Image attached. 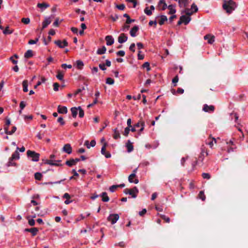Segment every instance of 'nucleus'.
<instances>
[{"instance_id":"obj_1","label":"nucleus","mask_w":248,"mask_h":248,"mask_svg":"<svg viewBox=\"0 0 248 248\" xmlns=\"http://www.w3.org/2000/svg\"><path fill=\"white\" fill-rule=\"evenodd\" d=\"M223 9L226 10L228 14L231 13L235 10L236 6V3L232 0L225 1L223 4Z\"/></svg>"},{"instance_id":"obj_2","label":"nucleus","mask_w":248,"mask_h":248,"mask_svg":"<svg viewBox=\"0 0 248 248\" xmlns=\"http://www.w3.org/2000/svg\"><path fill=\"white\" fill-rule=\"evenodd\" d=\"M124 192L125 194H129L133 198H136L139 193V190L136 186H134L131 189L125 188L124 190Z\"/></svg>"},{"instance_id":"obj_3","label":"nucleus","mask_w":248,"mask_h":248,"mask_svg":"<svg viewBox=\"0 0 248 248\" xmlns=\"http://www.w3.org/2000/svg\"><path fill=\"white\" fill-rule=\"evenodd\" d=\"M27 155L28 157L31 158V160L33 161L37 162L39 160L40 154L36 153L35 151L28 150Z\"/></svg>"},{"instance_id":"obj_4","label":"nucleus","mask_w":248,"mask_h":248,"mask_svg":"<svg viewBox=\"0 0 248 248\" xmlns=\"http://www.w3.org/2000/svg\"><path fill=\"white\" fill-rule=\"evenodd\" d=\"M191 9L193 11L190 12L189 8H186L185 12L186 16H190L194 13L197 12L198 10L197 5L194 3L192 4Z\"/></svg>"},{"instance_id":"obj_5","label":"nucleus","mask_w":248,"mask_h":248,"mask_svg":"<svg viewBox=\"0 0 248 248\" xmlns=\"http://www.w3.org/2000/svg\"><path fill=\"white\" fill-rule=\"evenodd\" d=\"M119 218V216L117 214H111L108 217V220L111 222L112 224H114Z\"/></svg>"},{"instance_id":"obj_6","label":"nucleus","mask_w":248,"mask_h":248,"mask_svg":"<svg viewBox=\"0 0 248 248\" xmlns=\"http://www.w3.org/2000/svg\"><path fill=\"white\" fill-rule=\"evenodd\" d=\"M215 108L213 105L208 106L207 104H204L203 106L202 110L206 112L212 113L215 111Z\"/></svg>"},{"instance_id":"obj_7","label":"nucleus","mask_w":248,"mask_h":248,"mask_svg":"<svg viewBox=\"0 0 248 248\" xmlns=\"http://www.w3.org/2000/svg\"><path fill=\"white\" fill-rule=\"evenodd\" d=\"M108 145V144L107 142H104L103 144V145L101 148V154L103 155H104L106 158H110L111 157V154L108 152H106V148L107 146Z\"/></svg>"},{"instance_id":"obj_8","label":"nucleus","mask_w":248,"mask_h":248,"mask_svg":"<svg viewBox=\"0 0 248 248\" xmlns=\"http://www.w3.org/2000/svg\"><path fill=\"white\" fill-rule=\"evenodd\" d=\"M54 43L60 48H64L68 46V42L66 40H64L62 42L60 40H56L54 42Z\"/></svg>"},{"instance_id":"obj_9","label":"nucleus","mask_w":248,"mask_h":248,"mask_svg":"<svg viewBox=\"0 0 248 248\" xmlns=\"http://www.w3.org/2000/svg\"><path fill=\"white\" fill-rule=\"evenodd\" d=\"M62 151L68 154H70L72 153V149L71 146V145L69 143H67L65 144L62 148Z\"/></svg>"},{"instance_id":"obj_10","label":"nucleus","mask_w":248,"mask_h":248,"mask_svg":"<svg viewBox=\"0 0 248 248\" xmlns=\"http://www.w3.org/2000/svg\"><path fill=\"white\" fill-rule=\"evenodd\" d=\"M127 37L124 33H121L118 38V42L120 44L124 43L127 40Z\"/></svg>"},{"instance_id":"obj_11","label":"nucleus","mask_w":248,"mask_h":248,"mask_svg":"<svg viewBox=\"0 0 248 248\" xmlns=\"http://www.w3.org/2000/svg\"><path fill=\"white\" fill-rule=\"evenodd\" d=\"M38 231V229L35 227L25 229V232H31L33 236H35L37 234Z\"/></svg>"},{"instance_id":"obj_12","label":"nucleus","mask_w":248,"mask_h":248,"mask_svg":"<svg viewBox=\"0 0 248 248\" xmlns=\"http://www.w3.org/2000/svg\"><path fill=\"white\" fill-rule=\"evenodd\" d=\"M106 44L107 46H111L114 43V39L111 35H107L105 37Z\"/></svg>"},{"instance_id":"obj_13","label":"nucleus","mask_w":248,"mask_h":248,"mask_svg":"<svg viewBox=\"0 0 248 248\" xmlns=\"http://www.w3.org/2000/svg\"><path fill=\"white\" fill-rule=\"evenodd\" d=\"M136 175L134 173L131 174L128 177V181L130 183H134L135 184H138L139 183V180L135 179L134 180L133 179L136 177Z\"/></svg>"},{"instance_id":"obj_14","label":"nucleus","mask_w":248,"mask_h":248,"mask_svg":"<svg viewBox=\"0 0 248 248\" xmlns=\"http://www.w3.org/2000/svg\"><path fill=\"white\" fill-rule=\"evenodd\" d=\"M181 19L183 20V22L185 24L187 25L190 21L191 18L190 16L183 15L180 17Z\"/></svg>"},{"instance_id":"obj_15","label":"nucleus","mask_w":248,"mask_h":248,"mask_svg":"<svg viewBox=\"0 0 248 248\" xmlns=\"http://www.w3.org/2000/svg\"><path fill=\"white\" fill-rule=\"evenodd\" d=\"M139 28L138 26H135L133 27L130 31V35L132 37H135L136 36V33L138 31Z\"/></svg>"},{"instance_id":"obj_16","label":"nucleus","mask_w":248,"mask_h":248,"mask_svg":"<svg viewBox=\"0 0 248 248\" xmlns=\"http://www.w3.org/2000/svg\"><path fill=\"white\" fill-rule=\"evenodd\" d=\"M58 112L59 113L66 114L67 112V108L65 106L62 107L60 105H59L58 107Z\"/></svg>"},{"instance_id":"obj_17","label":"nucleus","mask_w":248,"mask_h":248,"mask_svg":"<svg viewBox=\"0 0 248 248\" xmlns=\"http://www.w3.org/2000/svg\"><path fill=\"white\" fill-rule=\"evenodd\" d=\"M51 22V20L50 17L46 18L42 24V30L46 28Z\"/></svg>"},{"instance_id":"obj_18","label":"nucleus","mask_w":248,"mask_h":248,"mask_svg":"<svg viewBox=\"0 0 248 248\" xmlns=\"http://www.w3.org/2000/svg\"><path fill=\"white\" fill-rule=\"evenodd\" d=\"M180 7H186L188 4V0H178Z\"/></svg>"},{"instance_id":"obj_19","label":"nucleus","mask_w":248,"mask_h":248,"mask_svg":"<svg viewBox=\"0 0 248 248\" xmlns=\"http://www.w3.org/2000/svg\"><path fill=\"white\" fill-rule=\"evenodd\" d=\"M49 4L46 2L38 3L37 5V7L42 9V10L49 7Z\"/></svg>"},{"instance_id":"obj_20","label":"nucleus","mask_w":248,"mask_h":248,"mask_svg":"<svg viewBox=\"0 0 248 248\" xmlns=\"http://www.w3.org/2000/svg\"><path fill=\"white\" fill-rule=\"evenodd\" d=\"M16 127L15 126H13L11 131H9L7 130V127H6L4 128V133L7 135H12L16 132Z\"/></svg>"},{"instance_id":"obj_21","label":"nucleus","mask_w":248,"mask_h":248,"mask_svg":"<svg viewBox=\"0 0 248 248\" xmlns=\"http://www.w3.org/2000/svg\"><path fill=\"white\" fill-rule=\"evenodd\" d=\"M45 164H49L51 166H62V164L57 163H54L53 160L51 159H46L45 160Z\"/></svg>"},{"instance_id":"obj_22","label":"nucleus","mask_w":248,"mask_h":248,"mask_svg":"<svg viewBox=\"0 0 248 248\" xmlns=\"http://www.w3.org/2000/svg\"><path fill=\"white\" fill-rule=\"evenodd\" d=\"M100 196L102 197V201L104 202H108L109 200V198L106 192L102 193Z\"/></svg>"},{"instance_id":"obj_23","label":"nucleus","mask_w":248,"mask_h":248,"mask_svg":"<svg viewBox=\"0 0 248 248\" xmlns=\"http://www.w3.org/2000/svg\"><path fill=\"white\" fill-rule=\"evenodd\" d=\"M168 20L167 17L166 16L162 15L160 17V19L158 21V23L160 25H162L164 24L165 21Z\"/></svg>"},{"instance_id":"obj_24","label":"nucleus","mask_w":248,"mask_h":248,"mask_svg":"<svg viewBox=\"0 0 248 248\" xmlns=\"http://www.w3.org/2000/svg\"><path fill=\"white\" fill-rule=\"evenodd\" d=\"M114 133L113 134V138L115 140H117L121 138L120 134L117 128H115L113 130Z\"/></svg>"},{"instance_id":"obj_25","label":"nucleus","mask_w":248,"mask_h":248,"mask_svg":"<svg viewBox=\"0 0 248 248\" xmlns=\"http://www.w3.org/2000/svg\"><path fill=\"white\" fill-rule=\"evenodd\" d=\"M126 146L127 147L128 152L130 153L133 150V146L129 140L127 141Z\"/></svg>"},{"instance_id":"obj_26","label":"nucleus","mask_w":248,"mask_h":248,"mask_svg":"<svg viewBox=\"0 0 248 248\" xmlns=\"http://www.w3.org/2000/svg\"><path fill=\"white\" fill-rule=\"evenodd\" d=\"M123 16H124V17L126 18V20L125 23L127 24H129L131 23L132 22H133L135 21L134 19H132L130 18L129 16L127 14H124Z\"/></svg>"},{"instance_id":"obj_27","label":"nucleus","mask_w":248,"mask_h":248,"mask_svg":"<svg viewBox=\"0 0 248 248\" xmlns=\"http://www.w3.org/2000/svg\"><path fill=\"white\" fill-rule=\"evenodd\" d=\"M162 5L161 8L162 10H165L167 8V5L164 0H160L158 3V6H161Z\"/></svg>"},{"instance_id":"obj_28","label":"nucleus","mask_w":248,"mask_h":248,"mask_svg":"<svg viewBox=\"0 0 248 248\" xmlns=\"http://www.w3.org/2000/svg\"><path fill=\"white\" fill-rule=\"evenodd\" d=\"M33 56L32 51L31 50H28L24 54V57L26 59H29Z\"/></svg>"},{"instance_id":"obj_29","label":"nucleus","mask_w":248,"mask_h":248,"mask_svg":"<svg viewBox=\"0 0 248 248\" xmlns=\"http://www.w3.org/2000/svg\"><path fill=\"white\" fill-rule=\"evenodd\" d=\"M11 160L18 159L19 158V154L18 151L16 150L11 157Z\"/></svg>"},{"instance_id":"obj_30","label":"nucleus","mask_w":248,"mask_h":248,"mask_svg":"<svg viewBox=\"0 0 248 248\" xmlns=\"http://www.w3.org/2000/svg\"><path fill=\"white\" fill-rule=\"evenodd\" d=\"M106 47L103 46L101 48H98L97 50L96 53L98 55L105 54L106 51Z\"/></svg>"},{"instance_id":"obj_31","label":"nucleus","mask_w":248,"mask_h":248,"mask_svg":"<svg viewBox=\"0 0 248 248\" xmlns=\"http://www.w3.org/2000/svg\"><path fill=\"white\" fill-rule=\"evenodd\" d=\"M22 85H23V91L24 92H27L28 91V80H24L22 82Z\"/></svg>"},{"instance_id":"obj_32","label":"nucleus","mask_w":248,"mask_h":248,"mask_svg":"<svg viewBox=\"0 0 248 248\" xmlns=\"http://www.w3.org/2000/svg\"><path fill=\"white\" fill-rule=\"evenodd\" d=\"M76 65L78 69H82L84 66V63L81 60H78L76 61Z\"/></svg>"},{"instance_id":"obj_33","label":"nucleus","mask_w":248,"mask_h":248,"mask_svg":"<svg viewBox=\"0 0 248 248\" xmlns=\"http://www.w3.org/2000/svg\"><path fill=\"white\" fill-rule=\"evenodd\" d=\"M78 108H77L76 107H73L71 108L72 115L74 118H76L77 117V115L78 114Z\"/></svg>"},{"instance_id":"obj_34","label":"nucleus","mask_w":248,"mask_h":248,"mask_svg":"<svg viewBox=\"0 0 248 248\" xmlns=\"http://www.w3.org/2000/svg\"><path fill=\"white\" fill-rule=\"evenodd\" d=\"M65 164L69 167H72V166L76 165L73 158H71L69 160H67L65 162Z\"/></svg>"},{"instance_id":"obj_35","label":"nucleus","mask_w":248,"mask_h":248,"mask_svg":"<svg viewBox=\"0 0 248 248\" xmlns=\"http://www.w3.org/2000/svg\"><path fill=\"white\" fill-rule=\"evenodd\" d=\"M64 74L61 71H58V74L56 76L57 78L60 80H63Z\"/></svg>"},{"instance_id":"obj_36","label":"nucleus","mask_w":248,"mask_h":248,"mask_svg":"<svg viewBox=\"0 0 248 248\" xmlns=\"http://www.w3.org/2000/svg\"><path fill=\"white\" fill-rule=\"evenodd\" d=\"M167 8L170 10L169 12V14L173 15L175 13L176 10L173 8V5H169Z\"/></svg>"},{"instance_id":"obj_37","label":"nucleus","mask_w":248,"mask_h":248,"mask_svg":"<svg viewBox=\"0 0 248 248\" xmlns=\"http://www.w3.org/2000/svg\"><path fill=\"white\" fill-rule=\"evenodd\" d=\"M209 139H212V140L209 141L207 144L209 145L210 148H212L214 145L213 141H214L215 143H217V140L215 138H212L211 135H210Z\"/></svg>"},{"instance_id":"obj_38","label":"nucleus","mask_w":248,"mask_h":248,"mask_svg":"<svg viewBox=\"0 0 248 248\" xmlns=\"http://www.w3.org/2000/svg\"><path fill=\"white\" fill-rule=\"evenodd\" d=\"M13 31L12 30H10L9 29V27L7 26L4 30L3 31V33L4 34H10L13 33Z\"/></svg>"},{"instance_id":"obj_39","label":"nucleus","mask_w":248,"mask_h":248,"mask_svg":"<svg viewBox=\"0 0 248 248\" xmlns=\"http://www.w3.org/2000/svg\"><path fill=\"white\" fill-rule=\"evenodd\" d=\"M34 177L36 180H41L42 177V174L40 172H36L34 174Z\"/></svg>"},{"instance_id":"obj_40","label":"nucleus","mask_w":248,"mask_h":248,"mask_svg":"<svg viewBox=\"0 0 248 248\" xmlns=\"http://www.w3.org/2000/svg\"><path fill=\"white\" fill-rule=\"evenodd\" d=\"M10 124H11V121H10V119H9L8 118H5V124L4 126V129L7 127V130H8L9 126L10 125Z\"/></svg>"},{"instance_id":"obj_41","label":"nucleus","mask_w":248,"mask_h":248,"mask_svg":"<svg viewBox=\"0 0 248 248\" xmlns=\"http://www.w3.org/2000/svg\"><path fill=\"white\" fill-rule=\"evenodd\" d=\"M198 196L199 198H200L202 201H204L205 200L206 197L204 194L203 191H201Z\"/></svg>"},{"instance_id":"obj_42","label":"nucleus","mask_w":248,"mask_h":248,"mask_svg":"<svg viewBox=\"0 0 248 248\" xmlns=\"http://www.w3.org/2000/svg\"><path fill=\"white\" fill-rule=\"evenodd\" d=\"M130 127H126L124 129V132L123 133V134L125 136V137H127L128 135V134L129 133V131H130Z\"/></svg>"},{"instance_id":"obj_43","label":"nucleus","mask_w":248,"mask_h":248,"mask_svg":"<svg viewBox=\"0 0 248 248\" xmlns=\"http://www.w3.org/2000/svg\"><path fill=\"white\" fill-rule=\"evenodd\" d=\"M142 67L146 68L147 71H149L151 70L150 63L148 62H144L142 65Z\"/></svg>"},{"instance_id":"obj_44","label":"nucleus","mask_w":248,"mask_h":248,"mask_svg":"<svg viewBox=\"0 0 248 248\" xmlns=\"http://www.w3.org/2000/svg\"><path fill=\"white\" fill-rule=\"evenodd\" d=\"M78 109L79 110V117L80 118H82L84 115V110L81 108L80 107H78Z\"/></svg>"},{"instance_id":"obj_45","label":"nucleus","mask_w":248,"mask_h":248,"mask_svg":"<svg viewBox=\"0 0 248 248\" xmlns=\"http://www.w3.org/2000/svg\"><path fill=\"white\" fill-rule=\"evenodd\" d=\"M30 217H27V219H28V223L31 226H33L35 225V221L33 219H29Z\"/></svg>"},{"instance_id":"obj_46","label":"nucleus","mask_w":248,"mask_h":248,"mask_svg":"<svg viewBox=\"0 0 248 248\" xmlns=\"http://www.w3.org/2000/svg\"><path fill=\"white\" fill-rule=\"evenodd\" d=\"M114 80L110 78H108L106 79V83L107 84H108L109 85H112L114 83Z\"/></svg>"},{"instance_id":"obj_47","label":"nucleus","mask_w":248,"mask_h":248,"mask_svg":"<svg viewBox=\"0 0 248 248\" xmlns=\"http://www.w3.org/2000/svg\"><path fill=\"white\" fill-rule=\"evenodd\" d=\"M21 22L25 24H28L30 22V19L29 18H22Z\"/></svg>"},{"instance_id":"obj_48","label":"nucleus","mask_w":248,"mask_h":248,"mask_svg":"<svg viewBox=\"0 0 248 248\" xmlns=\"http://www.w3.org/2000/svg\"><path fill=\"white\" fill-rule=\"evenodd\" d=\"M144 13L148 16H151L152 14L151 10L148 9V7H146L144 10Z\"/></svg>"},{"instance_id":"obj_49","label":"nucleus","mask_w":248,"mask_h":248,"mask_svg":"<svg viewBox=\"0 0 248 248\" xmlns=\"http://www.w3.org/2000/svg\"><path fill=\"white\" fill-rule=\"evenodd\" d=\"M161 218L164 220L166 222L169 223L170 222V219L169 217H166L165 215H161Z\"/></svg>"},{"instance_id":"obj_50","label":"nucleus","mask_w":248,"mask_h":248,"mask_svg":"<svg viewBox=\"0 0 248 248\" xmlns=\"http://www.w3.org/2000/svg\"><path fill=\"white\" fill-rule=\"evenodd\" d=\"M202 177L204 179H209L211 178V176L208 173H203L202 174Z\"/></svg>"},{"instance_id":"obj_51","label":"nucleus","mask_w":248,"mask_h":248,"mask_svg":"<svg viewBox=\"0 0 248 248\" xmlns=\"http://www.w3.org/2000/svg\"><path fill=\"white\" fill-rule=\"evenodd\" d=\"M57 122L59 123H60L61 125H63L65 124V122L63 120L62 117H60L58 118L57 120Z\"/></svg>"},{"instance_id":"obj_52","label":"nucleus","mask_w":248,"mask_h":248,"mask_svg":"<svg viewBox=\"0 0 248 248\" xmlns=\"http://www.w3.org/2000/svg\"><path fill=\"white\" fill-rule=\"evenodd\" d=\"M13 160H11V157L9 158V161L8 162V166H16V163L13 162Z\"/></svg>"},{"instance_id":"obj_53","label":"nucleus","mask_w":248,"mask_h":248,"mask_svg":"<svg viewBox=\"0 0 248 248\" xmlns=\"http://www.w3.org/2000/svg\"><path fill=\"white\" fill-rule=\"evenodd\" d=\"M39 39L38 38H36L35 40H30L29 42H28V44L29 45H33V44H35L37 43V42L38 41Z\"/></svg>"},{"instance_id":"obj_54","label":"nucleus","mask_w":248,"mask_h":248,"mask_svg":"<svg viewBox=\"0 0 248 248\" xmlns=\"http://www.w3.org/2000/svg\"><path fill=\"white\" fill-rule=\"evenodd\" d=\"M53 89L55 91H58L59 90V87H60V85L59 83L55 82L53 84Z\"/></svg>"},{"instance_id":"obj_55","label":"nucleus","mask_w":248,"mask_h":248,"mask_svg":"<svg viewBox=\"0 0 248 248\" xmlns=\"http://www.w3.org/2000/svg\"><path fill=\"white\" fill-rule=\"evenodd\" d=\"M116 7L120 10H124L125 6L124 4H122L120 5H117Z\"/></svg>"},{"instance_id":"obj_56","label":"nucleus","mask_w":248,"mask_h":248,"mask_svg":"<svg viewBox=\"0 0 248 248\" xmlns=\"http://www.w3.org/2000/svg\"><path fill=\"white\" fill-rule=\"evenodd\" d=\"M179 78L178 76H176L173 79H172V83H174V86H176V83L178 81Z\"/></svg>"},{"instance_id":"obj_57","label":"nucleus","mask_w":248,"mask_h":248,"mask_svg":"<svg viewBox=\"0 0 248 248\" xmlns=\"http://www.w3.org/2000/svg\"><path fill=\"white\" fill-rule=\"evenodd\" d=\"M135 43H132L129 47V50L133 52H134L135 51Z\"/></svg>"},{"instance_id":"obj_58","label":"nucleus","mask_w":248,"mask_h":248,"mask_svg":"<svg viewBox=\"0 0 248 248\" xmlns=\"http://www.w3.org/2000/svg\"><path fill=\"white\" fill-rule=\"evenodd\" d=\"M126 1L128 2L132 3L133 4L134 8L136 7L137 4V2L136 0H126Z\"/></svg>"},{"instance_id":"obj_59","label":"nucleus","mask_w":248,"mask_h":248,"mask_svg":"<svg viewBox=\"0 0 248 248\" xmlns=\"http://www.w3.org/2000/svg\"><path fill=\"white\" fill-rule=\"evenodd\" d=\"M116 54H117V56L123 57L125 55V52L124 50H120V51H118L116 53Z\"/></svg>"},{"instance_id":"obj_60","label":"nucleus","mask_w":248,"mask_h":248,"mask_svg":"<svg viewBox=\"0 0 248 248\" xmlns=\"http://www.w3.org/2000/svg\"><path fill=\"white\" fill-rule=\"evenodd\" d=\"M117 188H118V186H117V185H112L109 187V190L111 192H113Z\"/></svg>"},{"instance_id":"obj_61","label":"nucleus","mask_w":248,"mask_h":248,"mask_svg":"<svg viewBox=\"0 0 248 248\" xmlns=\"http://www.w3.org/2000/svg\"><path fill=\"white\" fill-rule=\"evenodd\" d=\"M215 41V37L214 36H212L208 40V42L210 44H212Z\"/></svg>"},{"instance_id":"obj_62","label":"nucleus","mask_w":248,"mask_h":248,"mask_svg":"<svg viewBox=\"0 0 248 248\" xmlns=\"http://www.w3.org/2000/svg\"><path fill=\"white\" fill-rule=\"evenodd\" d=\"M62 67L63 68H72V65L71 64H69V65H67L65 63H63V64H62V65H61Z\"/></svg>"},{"instance_id":"obj_63","label":"nucleus","mask_w":248,"mask_h":248,"mask_svg":"<svg viewBox=\"0 0 248 248\" xmlns=\"http://www.w3.org/2000/svg\"><path fill=\"white\" fill-rule=\"evenodd\" d=\"M23 117H24V119L25 120H27V119H29V120H32V116L31 115H23Z\"/></svg>"},{"instance_id":"obj_64","label":"nucleus","mask_w":248,"mask_h":248,"mask_svg":"<svg viewBox=\"0 0 248 248\" xmlns=\"http://www.w3.org/2000/svg\"><path fill=\"white\" fill-rule=\"evenodd\" d=\"M26 106V104L24 101H21L19 104V107L21 108V109H24V108Z\"/></svg>"}]
</instances>
